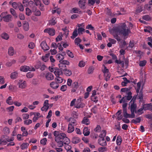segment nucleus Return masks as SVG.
Wrapping results in <instances>:
<instances>
[{
  "instance_id": "5",
  "label": "nucleus",
  "mask_w": 152,
  "mask_h": 152,
  "mask_svg": "<svg viewBox=\"0 0 152 152\" xmlns=\"http://www.w3.org/2000/svg\"><path fill=\"white\" fill-rule=\"evenodd\" d=\"M129 105H130L131 111H134L135 113H136L137 105L136 103H134V101L132 100L129 102Z\"/></svg>"
},
{
  "instance_id": "60",
  "label": "nucleus",
  "mask_w": 152,
  "mask_h": 152,
  "mask_svg": "<svg viewBox=\"0 0 152 152\" xmlns=\"http://www.w3.org/2000/svg\"><path fill=\"white\" fill-rule=\"evenodd\" d=\"M41 66V62L40 61L37 62L35 66V68L37 69H39V67H40Z\"/></svg>"
},
{
  "instance_id": "49",
  "label": "nucleus",
  "mask_w": 152,
  "mask_h": 152,
  "mask_svg": "<svg viewBox=\"0 0 152 152\" xmlns=\"http://www.w3.org/2000/svg\"><path fill=\"white\" fill-rule=\"evenodd\" d=\"M142 19L146 21H149L151 20V18L148 15H145L142 17Z\"/></svg>"
},
{
  "instance_id": "52",
  "label": "nucleus",
  "mask_w": 152,
  "mask_h": 152,
  "mask_svg": "<svg viewBox=\"0 0 152 152\" xmlns=\"http://www.w3.org/2000/svg\"><path fill=\"white\" fill-rule=\"evenodd\" d=\"M112 34L113 35L114 38L117 40L118 41H120L121 39L120 37H118V35L115 33H113Z\"/></svg>"
},
{
  "instance_id": "58",
  "label": "nucleus",
  "mask_w": 152,
  "mask_h": 152,
  "mask_svg": "<svg viewBox=\"0 0 152 152\" xmlns=\"http://www.w3.org/2000/svg\"><path fill=\"white\" fill-rule=\"evenodd\" d=\"M47 141L46 138H44L41 140L40 143L43 145H45L46 144Z\"/></svg>"
},
{
  "instance_id": "14",
  "label": "nucleus",
  "mask_w": 152,
  "mask_h": 152,
  "mask_svg": "<svg viewBox=\"0 0 152 152\" xmlns=\"http://www.w3.org/2000/svg\"><path fill=\"white\" fill-rule=\"evenodd\" d=\"M46 79L48 80H52L54 78V76L52 73L50 72L47 73L45 75Z\"/></svg>"
},
{
  "instance_id": "61",
  "label": "nucleus",
  "mask_w": 152,
  "mask_h": 152,
  "mask_svg": "<svg viewBox=\"0 0 152 152\" xmlns=\"http://www.w3.org/2000/svg\"><path fill=\"white\" fill-rule=\"evenodd\" d=\"M121 138H120V137H119V136H118L116 140L117 144L118 145H120L121 144Z\"/></svg>"
},
{
  "instance_id": "36",
  "label": "nucleus",
  "mask_w": 152,
  "mask_h": 152,
  "mask_svg": "<svg viewBox=\"0 0 152 152\" xmlns=\"http://www.w3.org/2000/svg\"><path fill=\"white\" fill-rule=\"evenodd\" d=\"M124 116L126 118H129L130 114L127 113L126 109H124L123 110Z\"/></svg>"
},
{
  "instance_id": "45",
  "label": "nucleus",
  "mask_w": 152,
  "mask_h": 152,
  "mask_svg": "<svg viewBox=\"0 0 152 152\" xmlns=\"http://www.w3.org/2000/svg\"><path fill=\"white\" fill-rule=\"evenodd\" d=\"M56 57L58 60H61L64 59V57L63 55H61V54H57L56 55Z\"/></svg>"
},
{
  "instance_id": "2",
  "label": "nucleus",
  "mask_w": 152,
  "mask_h": 152,
  "mask_svg": "<svg viewBox=\"0 0 152 152\" xmlns=\"http://www.w3.org/2000/svg\"><path fill=\"white\" fill-rule=\"evenodd\" d=\"M54 136L55 137V141L58 144V146L61 147L62 146L61 141L63 138L65 137V134L64 133H60L59 132L55 131L53 132Z\"/></svg>"
},
{
  "instance_id": "56",
  "label": "nucleus",
  "mask_w": 152,
  "mask_h": 152,
  "mask_svg": "<svg viewBox=\"0 0 152 152\" xmlns=\"http://www.w3.org/2000/svg\"><path fill=\"white\" fill-rule=\"evenodd\" d=\"M33 74L31 72H28L26 75V76L28 78H31L33 76Z\"/></svg>"
},
{
  "instance_id": "59",
  "label": "nucleus",
  "mask_w": 152,
  "mask_h": 152,
  "mask_svg": "<svg viewBox=\"0 0 152 152\" xmlns=\"http://www.w3.org/2000/svg\"><path fill=\"white\" fill-rule=\"evenodd\" d=\"M66 53L68 56L69 57L72 58H73L74 57V56L73 54L70 50H68Z\"/></svg>"
},
{
  "instance_id": "57",
  "label": "nucleus",
  "mask_w": 152,
  "mask_h": 152,
  "mask_svg": "<svg viewBox=\"0 0 152 152\" xmlns=\"http://www.w3.org/2000/svg\"><path fill=\"white\" fill-rule=\"evenodd\" d=\"M129 90L130 89L127 88H122L121 90V91L122 92H126L127 91H129Z\"/></svg>"
},
{
  "instance_id": "19",
  "label": "nucleus",
  "mask_w": 152,
  "mask_h": 152,
  "mask_svg": "<svg viewBox=\"0 0 152 152\" xmlns=\"http://www.w3.org/2000/svg\"><path fill=\"white\" fill-rule=\"evenodd\" d=\"M64 74L67 76H69L72 75V72L69 69H66L62 71Z\"/></svg>"
},
{
  "instance_id": "21",
  "label": "nucleus",
  "mask_w": 152,
  "mask_h": 152,
  "mask_svg": "<svg viewBox=\"0 0 152 152\" xmlns=\"http://www.w3.org/2000/svg\"><path fill=\"white\" fill-rule=\"evenodd\" d=\"M8 54L10 56H12L14 54V50L13 48L11 47L8 50Z\"/></svg>"
},
{
  "instance_id": "33",
  "label": "nucleus",
  "mask_w": 152,
  "mask_h": 152,
  "mask_svg": "<svg viewBox=\"0 0 152 152\" xmlns=\"http://www.w3.org/2000/svg\"><path fill=\"white\" fill-rule=\"evenodd\" d=\"M78 35V34L77 33V31L76 29H75L73 31L72 35L71 37V38L73 39H74Z\"/></svg>"
},
{
  "instance_id": "11",
  "label": "nucleus",
  "mask_w": 152,
  "mask_h": 152,
  "mask_svg": "<svg viewBox=\"0 0 152 152\" xmlns=\"http://www.w3.org/2000/svg\"><path fill=\"white\" fill-rule=\"evenodd\" d=\"M74 125H73L71 123H69L68 125V127L67 130V132L68 133H71L72 132L75 130L74 127Z\"/></svg>"
},
{
  "instance_id": "6",
  "label": "nucleus",
  "mask_w": 152,
  "mask_h": 152,
  "mask_svg": "<svg viewBox=\"0 0 152 152\" xmlns=\"http://www.w3.org/2000/svg\"><path fill=\"white\" fill-rule=\"evenodd\" d=\"M18 87L20 88L23 89L26 86V82L25 81L20 80H19L18 83Z\"/></svg>"
},
{
  "instance_id": "22",
  "label": "nucleus",
  "mask_w": 152,
  "mask_h": 152,
  "mask_svg": "<svg viewBox=\"0 0 152 152\" xmlns=\"http://www.w3.org/2000/svg\"><path fill=\"white\" fill-rule=\"evenodd\" d=\"M83 133L84 136H87L89 134L90 132L88 130V128L86 127L84 128Z\"/></svg>"
},
{
  "instance_id": "1",
  "label": "nucleus",
  "mask_w": 152,
  "mask_h": 152,
  "mask_svg": "<svg viewBox=\"0 0 152 152\" xmlns=\"http://www.w3.org/2000/svg\"><path fill=\"white\" fill-rule=\"evenodd\" d=\"M127 26L124 23H121L119 27L117 28L116 31L119 34H122L124 36H127L131 33L129 28L126 29Z\"/></svg>"
},
{
  "instance_id": "29",
  "label": "nucleus",
  "mask_w": 152,
  "mask_h": 152,
  "mask_svg": "<svg viewBox=\"0 0 152 152\" xmlns=\"http://www.w3.org/2000/svg\"><path fill=\"white\" fill-rule=\"evenodd\" d=\"M82 124H85L86 125H88L89 124V119L86 117H84L82 121Z\"/></svg>"
},
{
  "instance_id": "13",
  "label": "nucleus",
  "mask_w": 152,
  "mask_h": 152,
  "mask_svg": "<svg viewBox=\"0 0 152 152\" xmlns=\"http://www.w3.org/2000/svg\"><path fill=\"white\" fill-rule=\"evenodd\" d=\"M143 109H144V110H152V104L150 103L148 104H145L143 105Z\"/></svg>"
},
{
  "instance_id": "18",
  "label": "nucleus",
  "mask_w": 152,
  "mask_h": 152,
  "mask_svg": "<svg viewBox=\"0 0 152 152\" xmlns=\"http://www.w3.org/2000/svg\"><path fill=\"white\" fill-rule=\"evenodd\" d=\"M56 23V18L55 17H53L51 19L49 20V25L53 26L55 25Z\"/></svg>"
},
{
  "instance_id": "54",
  "label": "nucleus",
  "mask_w": 152,
  "mask_h": 152,
  "mask_svg": "<svg viewBox=\"0 0 152 152\" xmlns=\"http://www.w3.org/2000/svg\"><path fill=\"white\" fill-rule=\"evenodd\" d=\"M22 117L23 119H27L29 118V115L27 113H24L22 114Z\"/></svg>"
},
{
  "instance_id": "23",
  "label": "nucleus",
  "mask_w": 152,
  "mask_h": 152,
  "mask_svg": "<svg viewBox=\"0 0 152 152\" xmlns=\"http://www.w3.org/2000/svg\"><path fill=\"white\" fill-rule=\"evenodd\" d=\"M80 140L78 137H75L72 138V142L74 144H76L79 142Z\"/></svg>"
},
{
  "instance_id": "44",
  "label": "nucleus",
  "mask_w": 152,
  "mask_h": 152,
  "mask_svg": "<svg viewBox=\"0 0 152 152\" xmlns=\"http://www.w3.org/2000/svg\"><path fill=\"white\" fill-rule=\"evenodd\" d=\"M26 14L29 16L31 14L32 11L29 8H27L26 9Z\"/></svg>"
},
{
  "instance_id": "35",
  "label": "nucleus",
  "mask_w": 152,
  "mask_h": 152,
  "mask_svg": "<svg viewBox=\"0 0 152 152\" xmlns=\"http://www.w3.org/2000/svg\"><path fill=\"white\" fill-rule=\"evenodd\" d=\"M60 63L62 64L65 65H69L70 64L69 62L66 60H61L59 61Z\"/></svg>"
},
{
  "instance_id": "63",
  "label": "nucleus",
  "mask_w": 152,
  "mask_h": 152,
  "mask_svg": "<svg viewBox=\"0 0 152 152\" xmlns=\"http://www.w3.org/2000/svg\"><path fill=\"white\" fill-rule=\"evenodd\" d=\"M65 149L67 151L70 149H71L72 147L71 146L68 145V144H65Z\"/></svg>"
},
{
  "instance_id": "32",
  "label": "nucleus",
  "mask_w": 152,
  "mask_h": 152,
  "mask_svg": "<svg viewBox=\"0 0 152 152\" xmlns=\"http://www.w3.org/2000/svg\"><path fill=\"white\" fill-rule=\"evenodd\" d=\"M106 132L105 130H103L101 132V134L99 135V137L101 138H104L106 136Z\"/></svg>"
},
{
  "instance_id": "31",
  "label": "nucleus",
  "mask_w": 152,
  "mask_h": 152,
  "mask_svg": "<svg viewBox=\"0 0 152 152\" xmlns=\"http://www.w3.org/2000/svg\"><path fill=\"white\" fill-rule=\"evenodd\" d=\"M1 37L7 40L9 38L8 35L6 33H2L1 35Z\"/></svg>"
},
{
  "instance_id": "37",
  "label": "nucleus",
  "mask_w": 152,
  "mask_h": 152,
  "mask_svg": "<svg viewBox=\"0 0 152 152\" xmlns=\"http://www.w3.org/2000/svg\"><path fill=\"white\" fill-rule=\"evenodd\" d=\"M148 44L150 47L152 48V38L151 37H148Z\"/></svg>"
},
{
  "instance_id": "30",
  "label": "nucleus",
  "mask_w": 152,
  "mask_h": 152,
  "mask_svg": "<svg viewBox=\"0 0 152 152\" xmlns=\"http://www.w3.org/2000/svg\"><path fill=\"white\" fill-rule=\"evenodd\" d=\"M18 76V73L16 72H13L11 74L10 77L12 79H15Z\"/></svg>"
},
{
  "instance_id": "51",
  "label": "nucleus",
  "mask_w": 152,
  "mask_h": 152,
  "mask_svg": "<svg viewBox=\"0 0 152 152\" xmlns=\"http://www.w3.org/2000/svg\"><path fill=\"white\" fill-rule=\"evenodd\" d=\"M32 123V121L30 119L25 120L24 121V124L26 125H29Z\"/></svg>"
},
{
  "instance_id": "43",
  "label": "nucleus",
  "mask_w": 152,
  "mask_h": 152,
  "mask_svg": "<svg viewBox=\"0 0 152 152\" xmlns=\"http://www.w3.org/2000/svg\"><path fill=\"white\" fill-rule=\"evenodd\" d=\"M58 65L59 68L62 70V71L66 69V65L60 63Z\"/></svg>"
},
{
  "instance_id": "10",
  "label": "nucleus",
  "mask_w": 152,
  "mask_h": 152,
  "mask_svg": "<svg viewBox=\"0 0 152 152\" xmlns=\"http://www.w3.org/2000/svg\"><path fill=\"white\" fill-rule=\"evenodd\" d=\"M86 1L85 0H80L78 2V4L79 7L82 9H85V3Z\"/></svg>"
},
{
  "instance_id": "41",
  "label": "nucleus",
  "mask_w": 152,
  "mask_h": 152,
  "mask_svg": "<svg viewBox=\"0 0 152 152\" xmlns=\"http://www.w3.org/2000/svg\"><path fill=\"white\" fill-rule=\"evenodd\" d=\"M20 3H17L16 2H13L12 4V7L15 9H16L18 7Z\"/></svg>"
},
{
  "instance_id": "3",
  "label": "nucleus",
  "mask_w": 152,
  "mask_h": 152,
  "mask_svg": "<svg viewBox=\"0 0 152 152\" xmlns=\"http://www.w3.org/2000/svg\"><path fill=\"white\" fill-rule=\"evenodd\" d=\"M6 12H3L1 13V15L2 17V20L6 22H9L11 21L12 19V17L11 15L8 14L5 15Z\"/></svg>"
},
{
  "instance_id": "8",
  "label": "nucleus",
  "mask_w": 152,
  "mask_h": 152,
  "mask_svg": "<svg viewBox=\"0 0 152 152\" xmlns=\"http://www.w3.org/2000/svg\"><path fill=\"white\" fill-rule=\"evenodd\" d=\"M44 32L48 33L50 35L52 36L54 35L55 34V30L52 28L45 29L44 30Z\"/></svg>"
},
{
  "instance_id": "26",
  "label": "nucleus",
  "mask_w": 152,
  "mask_h": 152,
  "mask_svg": "<svg viewBox=\"0 0 152 152\" xmlns=\"http://www.w3.org/2000/svg\"><path fill=\"white\" fill-rule=\"evenodd\" d=\"M6 103L9 105H12L13 104V102L12 99V97L11 96H9L7 99L6 101Z\"/></svg>"
},
{
  "instance_id": "39",
  "label": "nucleus",
  "mask_w": 152,
  "mask_h": 152,
  "mask_svg": "<svg viewBox=\"0 0 152 152\" xmlns=\"http://www.w3.org/2000/svg\"><path fill=\"white\" fill-rule=\"evenodd\" d=\"M79 10H80L78 8H77L76 7H74V8H73L72 9V12L73 13H78L79 12L80 13H81V11H79Z\"/></svg>"
},
{
  "instance_id": "24",
  "label": "nucleus",
  "mask_w": 152,
  "mask_h": 152,
  "mask_svg": "<svg viewBox=\"0 0 152 152\" xmlns=\"http://www.w3.org/2000/svg\"><path fill=\"white\" fill-rule=\"evenodd\" d=\"M10 12L12 15L14 16L15 18H18V15L16 13L15 10L12 8H11L10 10Z\"/></svg>"
},
{
  "instance_id": "16",
  "label": "nucleus",
  "mask_w": 152,
  "mask_h": 152,
  "mask_svg": "<svg viewBox=\"0 0 152 152\" xmlns=\"http://www.w3.org/2000/svg\"><path fill=\"white\" fill-rule=\"evenodd\" d=\"M29 3V4H31V5L30 6V8L31 10L33 12H34L36 10L37 7L34 5V3L33 1H30Z\"/></svg>"
},
{
  "instance_id": "27",
  "label": "nucleus",
  "mask_w": 152,
  "mask_h": 152,
  "mask_svg": "<svg viewBox=\"0 0 152 152\" xmlns=\"http://www.w3.org/2000/svg\"><path fill=\"white\" fill-rule=\"evenodd\" d=\"M29 145V144L28 143H23L21 145L20 148L22 150L27 149Z\"/></svg>"
},
{
  "instance_id": "53",
  "label": "nucleus",
  "mask_w": 152,
  "mask_h": 152,
  "mask_svg": "<svg viewBox=\"0 0 152 152\" xmlns=\"http://www.w3.org/2000/svg\"><path fill=\"white\" fill-rule=\"evenodd\" d=\"M26 56H22L20 58V63H23L25 61V60L26 59Z\"/></svg>"
},
{
  "instance_id": "64",
  "label": "nucleus",
  "mask_w": 152,
  "mask_h": 152,
  "mask_svg": "<svg viewBox=\"0 0 152 152\" xmlns=\"http://www.w3.org/2000/svg\"><path fill=\"white\" fill-rule=\"evenodd\" d=\"M34 14L36 16H40L41 15V13L40 11L39 10H36L35 12H34Z\"/></svg>"
},
{
  "instance_id": "9",
  "label": "nucleus",
  "mask_w": 152,
  "mask_h": 152,
  "mask_svg": "<svg viewBox=\"0 0 152 152\" xmlns=\"http://www.w3.org/2000/svg\"><path fill=\"white\" fill-rule=\"evenodd\" d=\"M72 89L71 91L72 92H75L78 87V83L77 82H75L73 83L72 86Z\"/></svg>"
},
{
  "instance_id": "42",
  "label": "nucleus",
  "mask_w": 152,
  "mask_h": 152,
  "mask_svg": "<svg viewBox=\"0 0 152 152\" xmlns=\"http://www.w3.org/2000/svg\"><path fill=\"white\" fill-rule=\"evenodd\" d=\"M141 121V118L140 117H138L136 118V119H133L132 121V123L137 124V123H140Z\"/></svg>"
},
{
  "instance_id": "17",
  "label": "nucleus",
  "mask_w": 152,
  "mask_h": 152,
  "mask_svg": "<svg viewBox=\"0 0 152 152\" xmlns=\"http://www.w3.org/2000/svg\"><path fill=\"white\" fill-rule=\"evenodd\" d=\"M50 86L53 89H56L59 86L58 84L56 82H52L50 84Z\"/></svg>"
},
{
  "instance_id": "50",
  "label": "nucleus",
  "mask_w": 152,
  "mask_h": 152,
  "mask_svg": "<svg viewBox=\"0 0 152 152\" xmlns=\"http://www.w3.org/2000/svg\"><path fill=\"white\" fill-rule=\"evenodd\" d=\"M56 80L58 83H62L63 82L62 78L59 76L57 77L56 78Z\"/></svg>"
},
{
  "instance_id": "34",
  "label": "nucleus",
  "mask_w": 152,
  "mask_h": 152,
  "mask_svg": "<svg viewBox=\"0 0 152 152\" xmlns=\"http://www.w3.org/2000/svg\"><path fill=\"white\" fill-rule=\"evenodd\" d=\"M34 1L36 6L39 5L40 7L43 6V4L41 3L40 0H34Z\"/></svg>"
},
{
  "instance_id": "47",
  "label": "nucleus",
  "mask_w": 152,
  "mask_h": 152,
  "mask_svg": "<svg viewBox=\"0 0 152 152\" xmlns=\"http://www.w3.org/2000/svg\"><path fill=\"white\" fill-rule=\"evenodd\" d=\"M146 63V61L145 60L140 61L139 62V65L140 66H144Z\"/></svg>"
},
{
  "instance_id": "38",
  "label": "nucleus",
  "mask_w": 152,
  "mask_h": 152,
  "mask_svg": "<svg viewBox=\"0 0 152 152\" xmlns=\"http://www.w3.org/2000/svg\"><path fill=\"white\" fill-rule=\"evenodd\" d=\"M3 131L5 134H9L10 132L9 129L7 127H5L3 128Z\"/></svg>"
},
{
  "instance_id": "48",
  "label": "nucleus",
  "mask_w": 152,
  "mask_h": 152,
  "mask_svg": "<svg viewBox=\"0 0 152 152\" xmlns=\"http://www.w3.org/2000/svg\"><path fill=\"white\" fill-rule=\"evenodd\" d=\"M81 41V39L77 37L75 39V42L76 44L78 45L79 44V43H80Z\"/></svg>"
},
{
  "instance_id": "12",
  "label": "nucleus",
  "mask_w": 152,
  "mask_h": 152,
  "mask_svg": "<svg viewBox=\"0 0 152 152\" xmlns=\"http://www.w3.org/2000/svg\"><path fill=\"white\" fill-rule=\"evenodd\" d=\"M98 142L101 145L105 146L107 145V142L104 138H101L98 140Z\"/></svg>"
},
{
  "instance_id": "28",
  "label": "nucleus",
  "mask_w": 152,
  "mask_h": 152,
  "mask_svg": "<svg viewBox=\"0 0 152 152\" xmlns=\"http://www.w3.org/2000/svg\"><path fill=\"white\" fill-rule=\"evenodd\" d=\"M127 96H124V99H126V100H127L128 101L130 100L132 97L131 92H129L127 93Z\"/></svg>"
},
{
  "instance_id": "40",
  "label": "nucleus",
  "mask_w": 152,
  "mask_h": 152,
  "mask_svg": "<svg viewBox=\"0 0 152 152\" xmlns=\"http://www.w3.org/2000/svg\"><path fill=\"white\" fill-rule=\"evenodd\" d=\"M62 71H61L60 70H58L55 71L54 72V74H55V75H56V77H57L58 76H59V75H61V74L62 73Z\"/></svg>"
},
{
  "instance_id": "7",
  "label": "nucleus",
  "mask_w": 152,
  "mask_h": 152,
  "mask_svg": "<svg viewBox=\"0 0 152 152\" xmlns=\"http://www.w3.org/2000/svg\"><path fill=\"white\" fill-rule=\"evenodd\" d=\"M40 46L42 49L44 50H48L49 49V47L45 41H43L42 42Z\"/></svg>"
},
{
  "instance_id": "20",
  "label": "nucleus",
  "mask_w": 152,
  "mask_h": 152,
  "mask_svg": "<svg viewBox=\"0 0 152 152\" xmlns=\"http://www.w3.org/2000/svg\"><path fill=\"white\" fill-rule=\"evenodd\" d=\"M23 27L24 30L26 31H28L29 28L28 23L27 22H24L23 25Z\"/></svg>"
},
{
  "instance_id": "62",
  "label": "nucleus",
  "mask_w": 152,
  "mask_h": 152,
  "mask_svg": "<svg viewBox=\"0 0 152 152\" xmlns=\"http://www.w3.org/2000/svg\"><path fill=\"white\" fill-rule=\"evenodd\" d=\"M85 62L83 61H80L79 64V66L80 67H83L85 65Z\"/></svg>"
},
{
  "instance_id": "4",
  "label": "nucleus",
  "mask_w": 152,
  "mask_h": 152,
  "mask_svg": "<svg viewBox=\"0 0 152 152\" xmlns=\"http://www.w3.org/2000/svg\"><path fill=\"white\" fill-rule=\"evenodd\" d=\"M20 70L23 72H27L28 71H34L35 69L32 66L30 67L29 66L24 65L20 67Z\"/></svg>"
},
{
  "instance_id": "25",
  "label": "nucleus",
  "mask_w": 152,
  "mask_h": 152,
  "mask_svg": "<svg viewBox=\"0 0 152 152\" xmlns=\"http://www.w3.org/2000/svg\"><path fill=\"white\" fill-rule=\"evenodd\" d=\"M107 150V148L104 146L99 148L98 149V151L99 152H105Z\"/></svg>"
},
{
  "instance_id": "15",
  "label": "nucleus",
  "mask_w": 152,
  "mask_h": 152,
  "mask_svg": "<svg viewBox=\"0 0 152 152\" xmlns=\"http://www.w3.org/2000/svg\"><path fill=\"white\" fill-rule=\"evenodd\" d=\"M62 146L63 145V143L66 144H69L70 142V140L69 139L66 137V135H65V137L63 138L62 140L61 141Z\"/></svg>"
},
{
  "instance_id": "55",
  "label": "nucleus",
  "mask_w": 152,
  "mask_h": 152,
  "mask_svg": "<svg viewBox=\"0 0 152 152\" xmlns=\"http://www.w3.org/2000/svg\"><path fill=\"white\" fill-rule=\"evenodd\" d=\"M94 69V68L93 66H91L89 67L88 69V72L89 74L92 73Z\"/></svg>"
},
{
  "instance_id": "46",
  "label": "nucleus",
  "mask_w": 152,
  "mask_h": 152,
  "mask_svg": "<svg viewBox=\"0 0 152 152\" xmlns=\"http://www.w3.org/2000/svg\"><path fill=\"white\" fill-rule=\"evenodd\" d=\"M15 62L16 61L15 60H13L11 61L7 62L6 64V65L7 66H11L13 64L15 63Z\"/></svg>"
}]
</instances>
